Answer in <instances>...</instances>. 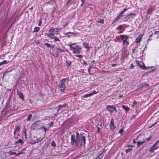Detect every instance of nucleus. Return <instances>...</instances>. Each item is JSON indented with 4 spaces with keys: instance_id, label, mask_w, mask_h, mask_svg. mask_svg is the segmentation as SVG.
Returning a JSON list of instances; mask_svg holds the SVG:
<instances>
[{
    "instance_id": "obj_11",
    "label": "nucleus",
    "mask_w": 159,
    "mask_h": 159,
    "mask_svg": "<svg viewBox=\"0 0 159 159\" xmlns=\"http://www.w3.org/2000/svg\"><path fill=\"white\" fill-rule=\"evenodd\" d=\"M114 120L112 118L111 120L110 129L111 130H113L114 128H115L116 126L115 125L114 123Z\"/></svg>"
},
{
    "instance_id": "obj_59",
    "label": "nucleus",
    "mask_w": 159,
    "mask_h": 159,
    "mask_svg": "<svg viewBox=\"0 0 159 159\" xmlns=\"http://www.w3.org/2000/svg\"><path fill=\"white\" fill-rule=\"evenodd\" d=\"M97 132L98 133H99L100 132V128L99 127H98V126H97Z\"/></svg>"
},
{
    "instance_id": "obj_36",
    "label": "nucleus",
    "mask_w": 159,
    "mask_h": 159,
    "mask_svg": "<svg viewBox=\"0 0 159 159\" xmlns=\"http://www.w3.org/2000/svg\"><path fill=\"white\" fill-rule=\"evenodd\" d=\"M51 144V146H53L54 147H55L56 146V143L54 141L52 142Z\"/></svg>"
},
{
    "instance_id": "obj_7",
    "label": "nucleus",
    "mask_w": 159,
    "mask_h": 159,
    "mask_svg": "<svg viewBox=\"0 0 159 159\" xmlns=\"http://www.w3.org/2000/svg\"><path fill=\"white\" fill-rule=\"evenodd\" d=\"M136 16V14L133 13L131 12H129L127 14V16H128V19H133Z\"/></svg>"
},
{
    "instance_id": "obj_12",
    "label": "nucleus",
    "mask_w": 159,
    "mask_h": 159,
    "mask_svg": "<svg viewBox=\"0 0 159 159\" xmlns=\"http://www.w3.org/2000/svg\"><path fill=\"white\" fill-rule=\"evenodd\" d=\"M145 143L144 140H143V139L141 140H139L137 142V148H139L141 145H142L143 143Z\"/></svg>"
},
{
    "instance_id": "obj_37",
    "label": "nucleus",
    "mask_w": 159,
    "mask_h": 159,
    "mask_svg": "<svg viewBox=\"0 0 159 159\" xmlns=\"http://www.w3.org/2000/svg\"><path fill=\"white\" fill-rule=\"evenodd\" d=\"M7 63V61L5 60H4L3 61L0 62V66H1L4 64Z\"/></svg>"
},
{
    "instance_id": "obj_31",
    "label": "nucleus",
    "mask_w": 159,
    "mask_h": 159,
    "mask_svg": "<svg viewBox=\"0 0 159 159\" xmlns=\"http://www.w3.org/2000/svg\"><path fill=\"white\" fill-rule=\"evenodd\" d=\"M40 129H44L43 131L44 132V134H46V131L48 130V129L46 128L45 127H42L40 128Z\"/></svg>"
},
{
    "instance_id": "obj_38",
    "label": "nucleus",
    "mask_w": 159,
    "mask_h": 159,
    "mask_svg": "<svg viewBox=\"0 0 159 159\" xmlns=\"http://www.w3.org/2000/svg\"><path fill=\"white\" fill-rule=\"evenodd\" d=\"M132 149H133L132 148H129L128 149H126L125 150V152H126V153H127L131 151H132Z\"/></svg>"
},
{
    "instance_id": "obj_28",
    "label": "nucleus",
    "mask_w": 159,
    "mask_h": 159,
    "mask_svg": "<svg viewBox=\"0 0 159 159\" xmlns=\"http://www.w3.org/2000/svg\"><path fill=\"white\" fill-rule=\"evenodd\" d=\"M54 35V34L53 33H50L48 34V37H50L51 39H52L53 36Z\"/></svg>"
},
{
    "instance_id": "obj_60",
    "label": "nucleus",
    "mask_w": 159,
    "mask_h": 159,
    "mask_svg": "<svg viewBox=\"0 0 159 159\" xmlns=\"http://www.w3.org/2000/svg\"><path fill=\"white\" fill-rule=\"evenodd\" d=\"M124 18L125 19H128V16H127V15H125L124 16Z\"/></svg>"
},
{
    "instance_id": "obj_17",
    "label": "nucleus",
    "mask_w": 159,
    "mask_h": 159,
    "mask_svg": "<svg viewBox=\"0 0 159 159\" xmlns=\"http://www.w3.org/2000/svg\"><path fill=\"white\" fill-rule=\"evenodd\" d=\"M73 62V61H68L67 60L66 61V66L68 68H69V67L71 65V64Z\"/></svg>"
},
{
    "instance_id": "obj_30",
    "label": "nucleus",
    "mask_w": 159,
    "mask_h": 159,
    "mask_svg": "<svg viewBox=\"0 0 159 159\" xmlns=\"http://www.w3.org/2000/svg\"><path fill=\"white\" fill-rule=\"evenodd\" d=\"M155 145H153L152 147L150 148L149 150V151L151 152H154V150H155L154 148V147Z\"/></svg>"
},
{
    "instance_id": "obj_22",
    "label": "nucleus",
    "mask_w": 159,
    "mask_h": 159,
    "mask_svg": "<svg viewBox=\"0 0 159 159\" xmlns=\"http://www.w3.org/2000/svg\"><path fill=\"white\" fill-rule=\"evenodd\" d=\"M22 153H23V152H18V153H16L15 152L10 151V154L11 155H19L20 154H22Z\"/></svg>"
},
{
    "instance_id": "obj_19",
    "label": "nucleus",
    "mask_w": 159,
    "mask_h": 159,
    "mask_svg": "<svg viewBox=\"0 0 159 159\" xmlns=\"http://www.w3.org/2000/svg\"><path fill=\"white\" fill-rule=\"evenodd\" d=\"M44 45L46 46L47 48H53L54 47V45L53 44L51 45L48 43H45Z\"/></svg>"
},
{
    "instance_id": "obj_5",
    "label": "nucleus",
    "mask_w": 159,
    "mask_h": 159,
    "mask_svg": "<svg viewBox=\"0 0 159 159\" xmlns=\"http://www.w3.org/2000/svg\"><path fill=\"white\" fill-rule=\"evenodd\" d=\"M128 10V9L127 8H125L123 10L120 12L119 14L115 19L113 21V23H116L119 20V19L121 18V17L123 16V14Z\"/></svg>"
},
{
    "instance_id": "obj_64",
    "label": "nucleus",
    "mask_w": 159,
    "mask_h": 159,
    "mask_svg": "<svg viewBox=\"0 0 159 159\" xmlns=\"http://www.w3.org/2000/svg\"><path fill=\"white\" fill-rule=\"evenodd\" d=\"M116 65V64H111V66L113 67H114Z\"/></svg>"
},
{
    "instance_id": "obj_51",
    "label": "nucleus",
    "mask_w": 159,
    "mask_h": 159,
    "mask_svg": "<svg viewBox=\"0 0 159 159\" xmlns=\"http://www.w3.org/2000/svg\"><path fill=\"white\" fill-rule=\"evenodd\" d=\"M16 131L15 130L13 132V134L14 135V138L16 139H17V138H16Z\"/></svg>"
},
{
    "instance_id": "obj_44",
    "label": "nucleus",
    "mask_w": 159,
    "mask_h": 159,
    "mask_svg": "<svg viewBox=\"0 0 159 159\" xmlns=\"http://www.w3.org/2000/svg\"><path fill=\"white\" fill-rule=\"evenodd\" d=\"M157 121L155 122L154 123H153L152 125L150 126H149L148 127L149 128H151L154 126V125H156L157 123Z\"/></svg>"
},
{
    "instance_id": "obj_32",
    "label": "nucleus",
    "mask_w": 159,
    "mask_h": 159,
    "mask_svg": "<svg viewBox=\"0 0 159 159\" xmlns=\"http://www.w3.org/2000/svg\"><path fill=\"white\" fill-rule=\"evenodd\" d=\"M93 65V64H91V66H89L88 69V71L89 72V74L90 75H91L92 74L90 73V71L91 70L92 68V66Z\"/></svg>"
},
{
    "instance_id": "obj_48",
    "label": "nucleus",
    "mask_w": 159,
    "mask_h": 159,
    "mask_svg": "<svg viewBox=\"0 0 159 159\" xmlns=\"http://www.w3.org/2000/svg\"><path fill=\"white\" fill-rule=\"evenodd\" d=\"M57 49L59 50L60 52H64V51L62 49H61L60 48H57Z\"/></svg>"
},
{
    "instance_id": "obj_20",
    "label": "nucleus",
    "mask_w": 159,
    "mask_h": 159,
    "mask_svg": "<svg viewBox=\"0 0 159 159\" xmlns=\"http://www.w3.org/2000/svg\"><path fill=\"white\" fill-rule=\"evenodd\" d=\"M125 29V27L123 26L122 25H120L118 26L116 29V30H123V29Z\"/></svg>"
},
{
    "instance_id": "obj_49",
    "label": "nucleus",
    "mask_w": 159,
    "mask_h": 159,
    "mask_svg": "<svg viewBox=\"0 0 159 159\" xmlns=\"http://www.w3.org/2000/svg\"><path fill=\"white\" fill-rule=\"evenodd\" d=\"M53 121H51L48 124L49 126L50 127H52L53 126Z\"/></svg>"
},
{
    "instance_id": "obj_50",
    "label": "nucleus",
    "mask_w": 159,
    "mask_h": 159,
    "mask_svg": "<svg viewBox=\"0 0 159 159\" xmlns=\"http://www.w3.org/2000/svg\"><path fill=\"white\" fill-rule=\"evenodd\" d=\"M22 134H24L25 135V138H26V131L25 129H24L23 131V133Z\"/></svg>"
},
{
    "instance_id": "obj_42",
    "label": "nucleus",
    "mask_w": 159,
    "mask_h": 159,
    "mask_svg": "<svg viewBox=\"0 0 159 159\" xmlns=\"http://www.w3.org/2000/svg\"><path fill=\"white\" fill-rule=\"evenodd\" d=\"M98 93V92H97L95 90H94L93 91V92L91 93H90V94H91V96L93 95V94H96V93Z\"/></svg>"
},
{
    "instance_id": "obj_9",
    "label": "nucleus",
    "mask_w": 159,
    "mask_h": 159,
    "mask_svg": "<svg viewBox=\"0 0 159 159\" xmlns=\"http://www.w3.org/2000/svg\"><path fill=\"white\" fill-rule=\"evenodd\" d=\"M41 140H39L36 137H34V138L30 140V143L33 144L38 143L39 142H40Z\"/></svg>"
},
{
    "instance_id": "obj_1",
    "label": "nucleus",
    "mask_w": 159,
    "mask_h": 159,
    "mask_svg": "<svg viewBox=\"0 0 159 159\" xmlns=\"http://www.w3.org/2000/svg\"><path fill=\"white\" fill-rule=\"evenodd\" d=\"M76 135L74 134L71 135V145L74 147H77L79 145L85 146L86 144V137L81 134H80L77 132H75Z\"/></svg>"
},
{
    "instance_id": "obj_24",
    "label": "nucleus",
    "mask_w": 159,
    "mask_h": 159,
    "mask_svg": "<svg viewBox=\"0 0 159 159\" xmlns=\"http://www.w3.org/2000/svg\"><path fill=\"white\" fill-rule=\"evenodd\" d=\"M18 143H20L22 144H23L24 143L21 139H19L17 141L15 142V144H17Z\"/></svg>"
},
{
    "instance_id": "obj_39",
    "label": "nucleus",
    "mask_w": 159,
    "mask_h": 159,
    "mask_svg": "<svg viewBox=\"0 0 159 159\" xmlns=\"http://www.w3.org/2000/svg\"><path fill=\"white\" fill-rule=\"evenodd\" d=\"M104 22V20L103 19H100L99 21H97L98 22H99L102 24H103Z\"/></svg>"
},
{
    "instance_id": "obj_21",
    "label": "nucleus",
    "mask_w": 159,
    "mask_h": 159,
    "mask_svg": "<svg viewBox=\"0 0 159 159\" xmlns=\"http://www.w3.org/2000/svg\"><path fill=\"white\" fill-rule=\"evenodd\" d=\"M58 107H59V109H61L63 107H68V104L66 103H64L63 105H58Z\"/></svg>"
},
{
    "instance_id": "obj_29",
    "label": "nucleus",
    "mask_w": 159,
    "mask_h": 159,
    "mask_svg": "<svg viewBox=\"0 0 159 159\" xmlns=\"http://www.w3.org/2000/svg\"><path fill=\"white\" fill-rule=\"evenodd\" d=\"M52 39H54V41L55 42H57V41H59V42L60 41V39L57 37H56V36L53 37Z\"/></svg>"
},
{
    "instance_id": "obj_62",
    "label": "nucleus",
    "mask_w": 159,
    "mask_h": 159,
    "mask_svg": "<svg viewBox=\"0 0 159 159\" xmlns=\"http://www.w3.org/2000/svg\"><path fill=\"white\" fill-rule=\"evenodd\" d=\"M5 0H2V2L0 3V6H2L3 2L5 1Z\"/></svg>"
},
{
    "instance_id": "obj_56",
    "label": "nucleus",
    "mask_w": 159,
    "mask_h": 159,
    "mask_svg": "<svg viewBox=\"0 0 159 159\" xmlns=\"http://www.w3.org/2000/svg\"><path fill=\"white\" fill-rule=\"evenodd\" d=\"M159 144V140H157L153 145H157Z\"/></svg>"
},
{
    "instance_id": "obj_47",
    "label": "nucleus",
    "mask_w": 159,
    "mask_h": 159,
    "mask_svg": "<svg viewBox=\"0 0 159 159\" xmlns=\"http://www.w3.org/2000/svg\"><path fill=\"white\" fill-rule=\"evenodd\" d=\"M73 34L74 36L75 35V33H74L73 32H69L67 33H66L65 34L67 35L68 34Z\"/></svg>"
},
{
    "instance_id": "obj_23",
    "label": "nucleus",
    "mask_w": 159,
    "mask_h": 159,
    "mask_svg": "<svg viewBox=\"0 0 159 159\" xmlns=\"http://www.w3.org/2000/svg\"><path fill=\"white\" fill-rule=\"evenodd\" d=\"M154 10L153 8L152 7H150L148 9L147 13L148 14H152V12Z\"/></svg>"
},
{
    "instance_id": "obj_58",
    "label": "nucleus",
    "mask_w": 159,
    "mask_h": 159,
    "mask_svg": "<svg viewBox=\"0 0 159 159\" xmlns=\"http://www.w3.org/2000/svg\"><path fill=\"white\" fill-rule=\"evenodd\" d=\"M158 148H159V146H158L155 145L154 146V147L153 148L156 150Z\"/></svg>"
},
{
    "instance_id": "obj_57",
    "label": "nucleus",
    "mask_w": 159,
    "mask_h": 159,
    "mask_svg": "<svg viewBox=\"0 0 159 159\" xmlns=\"http://www.w3.org/2000/svg\"><path fill=\"white\" fill-rule=\"evenodd\" d=\"M81 1L82 2V3L80 6H82L84 4L85 2V0H81Z\"/></svg>"
},
{
    "instance_id": "obj_54",
    "label": "nucleus",
    "mask_w": 159,
    "mask_h": 159,
    "mask_svg": "<svg viewBox=\"0 0 159 159\" xmlns=\"http://www.w3.org/2000/svg\"><path fill=\"white\" fill-rule=\"evenodd\" d=\"M42 23V20L40 19L39 20V24L38 25V26H40L41 25Z\"/></svg>"
},
{
    "instance_id": "obj_43",
    "label": "nucleus",
    "mask_w": 159,
    "mask_h": 159,
    "mask_svg": "<svg viewBox=\"0 0 159 159\" xmlns=\"http://www.w3.org/2000/svg\"><path fill=\"white\" fill-rule=\"evenodd\" d=\"M32 116V114H30L29 115L27 118V121H29L30 120V118Z\"/></svg>"
},
{
    "instance_id": "obj_16",
    "label": "nucleus",
    "mask_w": 159,
    "mask_h": 159,
    "mask_svg": "<svg viewBox=\"0 0 159 159\" xmlns=\"http://www.w3.org/2000/svg\"><path fill=\"white\" fill-rule=\"evenodd\" d=\"M83 45L84 47L87 49V51H88L90 49V48L89 46V44L87 42H84L83 43Z\"/></svg>"
},
{
    "instance_id": "obj_63",
    "label": "nucleus",
    "mask_w": 159,
    "mask_h": 159,
    "mask_svg": "<svg viewBox=\"0 0 159 159\" xmlns=\"http://www.w3.org/2000/svg\"><path fill=\"white\" fill-rule=\"evenodd\" d=\"M123 131V129H120L119 130V133H122Z\"/></svg>"
},
{
    "instance_id": "obj_61",
    "label": "nucleus",
    "mask_w": 159,
    "mask_h": 159,
    "mask_svg": "<svg viewBox=\"0 0 159 159\" xmlns=\"http://www.w3.org/2000/svg\"><path fill=\"white\" fill-rule=\"evenodd\" d=\"M83 64H84L85 65H88V64H87V62L84 61H83Z\"/></svg>"
},
{
    "instance_id": "obj_41",
    "label": "nucleus",
    "mask_w": 159,
    "mask_h": 159,
    "mask_svg": "<svg viewBox=\"0 0 159 159\" xmlns=\"http://www.w3.org/2000/svg\"><path fill=\"white\" fill-rule=\"evenodd\" d=\"M68 45L69 46L70 50H72L74 47L72 46V44H68Z\"/></svg>"
},
{
    "instance_id": "obj_46",
    "label": "nucleus",
    "mask_w": 159,
    "mask_h": 159,
    "mask_svg": "<svg viewBox=\"0 0 159 159\" xmlns=\"http://www.w3.org/2000/svg\"><path fill=\"white\" fill-rule=\"evenodd\" d=\"M125 30V29H123V30H119V31L117 32V33L118 34H120V33H122L123 32H124V31Z\"/></svg>"
},
{
    "instance_id": "obj_45",
    "label": "nucleus",
    "mask_w": 159,
    "mask_h": 159,
    "mask_svg": "<svg viewBox=\"0 0 159 159\" xmlns=\"http://www.w3.org/2000/svg\"><path fill=\"white\" fill-rule=\"evenodd\" d=\"M137 102L136 101H134L132 104L133 106H134L137 105Z\"/></svg>"
},
{
    "instance_id": "obj_55",
    "label": "nucleus",
    "mask_w": 159,
    "mask_h": 159,
    "mask_svg": "<svg viewBox=\"0 0 159 159\" xmlns=\"http://www.w3.org/2000/svg\"><path fill=\"white\" fill-rule=\"evenodd\" d=\"M77 71H79V72H80V73H84V69H82L81 70H77Z\"/></svg>"
},
{
    "instance_id": "obj_53",
    "label": "nucleus",
    "mask_w": 159,
    "mask_h": 159,
    "mask_svg": "<svg viewBox=\"0 0 159 159\" xmlns=\"http://www.w3.org/2000/svg\"><path fill=\"white\" fill-rule=\"evenodd\" d=\"M134 67V66L133 65V63H131V64H130V66L129 67V68L131 69H133Z\"/></svg>"
},
{
    "instance_id": "obj_6",
    "label": "nucleus",
    "mask_w": 159,
    "mask_h": 159,
    "mask_svg": "<svg viewBox=\"0 0 159 159\" xmlns=\"http://www.w3.org/2000/svg\"><path fill=\"white\" fill-rule=\"evenodd\" d=\"M81 48L78 45H77L74 47V48L72 50L73 53L75 54H79L80 53V51L81 50Z\"/></svg>"
},
{
    "instance_id": "obj_3",
    "label": "nucleus",
    "mask_w": 159,
    "mask_h": 159,
    "mask_svg": "<svg viewBox=\"0 0 159 159\" xmlns=\"http://www.w3.org/2000/svg\"><path fill=\"white\" fill-rule=\"evenodd\" d=\"M120 37L122 41V44L123 45H128L129 44V42L128 40L129 36L127 35L121 34L120 35Z\"/></svg>"
},
{
    "instance_id": "obj_25",
    "label": "nucleus",
    "mask_w": 159,
    "mask_h": 159,
    "mask_svg": "<svg viewBox=\"0 0 159 159\" xmlns=\"http://www.w3.org/2000/svg\"><path fill=\"white\" fill-rule=\"evenodd\" d=\"M122 108L125 110L126 112L128 111L129 110V108L127 107H126L125 105L122 106Z\"/></svg>"
},
{
    "instance_id": "obj_4",
    "label": "nucleus",
    "mask_w": 159,
    "mask_h": 159,
    "mask_svg": "<svg viewBox=\"0 0 159 159\" xmlns=\"http://www.w3.org/2000/svg\"><path fill=\"white\" fill-rule=\"evenodd\" d=\"M106 109L111 114L114 112L115 113L117 112L116 107H114L113 105H108L106 108Z\"/></svg>"
},
{
    "instance_id": "obj_40",
    "label": "nucleus",
    "mask_w": 159,
    "mask_h": 159,
    "mask_svg": "<svg viewBox=\"0 0 159 159\" xmlns=\"http://www.w3.org/2000/svg\"><path fill=\"white\" fill-rule=\"evenodd\" d=\"M68 45L69 46L70 50H72L74 47L72 46V44H68Z\"/></svg>"
},
{
    "instance_id": "obj_13",
    "label": "nucleus",
    "mask_w": 159,
    "mask_h": 159,
    "mask_svg": "<svg viewBox=\"0 0 159 159\" xmlns=\"http://www.w3.org/2000/svg\"><path fill=\"white\" fill-rule=\"evenodd\" d=\"M143 36V35L142 34H139L135 39V42L137 43H139L141 41Z\"/></svg>"
},
{
    "instance_id": "obj_35",
    "label": "nucleus",
    "mask_w": 159,
    "mask_h": 159,
    "mask_svg": "<svg viewBox=\"0 0 159 159\" xmlns=\"http://www.w3.org/2000/svg\"><path fill=\"white\" fill-rule=\"evenodd\" d=\"M91 96V94H90V93H89L88 94H85V95L83 96V97L84 98H86Z\"/></svg>"
},
{
    "instance_id": "obj_27",
    "label": "nucleus",
    "mask_w": 159,
    "mask_h": 159,
    "mask_svg": "<svg viewBox=\"0 0 159 159\" xmlns=\"http://www.w3.org/2000/svg\"><path fill=\"white\" fill-rule=\"evenodd\" d=\"M40 28L39 27H36L34 28V30L33 31V33L34 32H37L39 31V30H40Z\"/></svg>"
},
{
    "instance_id": "obj_10",
    "label": "nucleus",
    "mask_w": 159,
    "mask_h": 159,
    "mask_svg": "<svg viewBox=\"0 0 159 159\" xmlns=\"http://www.w3.org/2000/svg\"><path fill=\"white\" fill-rule=\"evenodd\" d=\"M137 65L139 66L142 69H148V67H146L145 66V64L143 63H137Z\"/></svg>"
},
{
    "instance_id": "obj_33",
    "label": "nucleus",
    "mask_w": 159,
    "mask_h": 159,
    "mask_svg": "<svg viewBox=\"0 0 159 159\" xmlns=\"http://www.w3.org/2000/svg\"><path fill=\"white\" fill-rule=\"evenodd\" d=\"M49 31L50 32V33H54L55 31V29L54 28H52L51 29L49 30Z\"/></svg>"
},
{
    "instance_id": "obj_8",
    "label": "nucleus",
    "mask_w": 159,
    "mask_h": 159,
    "mask_svg": "<svg viewBox=\"0 0 159 159\" xmlns=\"http://www.w3.org/2000/svg\"><path fill=\"white\" fill-rule=\"evenodd\" d=\"M106 150H104L97 157L96 159H101L104 155L106 154Z\"/></svg>"
},
{
    "instance_id": "obj_14",
    "label": "nucleus",
    "mask_w": 159,
    "mask_h": 159,
    "mask_svg": "<svg viewBox=\"0 0 159 159\" xmlns=\"http://www.w3.org/2000/svg\"><path fill=\"white\" fill-rule=\"evenodd\" d=\"M17 94L22 100H24V97L23 94L21 91H20L17 89Z\"/></svg>"
},
{
    "instance_id": "obj_18",
    "label": "nucleus",
    "mask_w": 159,
    "mask_h": 159,
    "mask_svg": "<svg viewBox=\"0 0 159 159\" xmlns=\"http://www.w3.org/2000/svg\"><path fill=\"white\" fill-rule=\"evenodd\" d=\"M141 136L140 135L138 136L137 137L134 139L133 141V143H137V141L139 140V139H141Z\"/></svg>"
},
{
    "instance_id": "obj_26",
    "label": "nucleus",
    "mask_w": 159,
    "mask_h": 159,
    "mask_svg": "<svg viewBox=\"0 0 159 159\" xmlns=\"http://www.w3.org/2000/svg\"><path fill=\"white\" fill-rule=\"evenodd\" d=\"M15 130L16 131L18 132L20 130V127L19 125H17L16 126H15Z\"/></svg>"
},
{
    "instance_id": "obj_52",
    "label": "nucleus",
    "mask_w": 159,
    "mask_h": 159,
    "mask_svg": "<svg viewBox=\"0 0 159 159\" xmlns=\"http://www.w3.org/2000/svg\"><path fill=\"white\" fill-rule=\"evenodd\" d=\"M75 56L80 58H82L83 57V56L81 55H75Z\"/></svg>"
},
{
    "instance_id": "obj_15",
    "label": "nucleus",
    "mask_w": 159,
    "mask_h": 159,
    "mask_svg": "<svg viewBox=\"0 0 159 159\" xmlns=\"http://www.w3.org/2000/svg\"><path fill=\"white\" fill-rule=\"evenodd\" d=\"M141 86L144 88H148L149 87V84L145 82H143L141 83Z\"/></svg>"
},
{
    "instance_id": "obj_34",
    "label": "nucleus",
    "mask_w": 159,
    "mask_h": 159,
    "mask_svg": "<svg viewBox=\"0 0 159 159\" xmlns=\"http://www.w3.org/2000/svg\"><path fill=\"white\" fill-rule=\"evenodd\" d=\"M151 136H150L149 137H148V138H144L143 140H144L145 141V142L146 141H149V140H150V139H151Z\"/></svg>"
},
{
    "instance_id": "obj_2",
    "label": "nucleus",
    "mask_w": 159,
    "mask_h": 159,
    "mask_svg": "<svg viewBox=\"0 0 159 159\" xmlns=\"http://www.w3.org/2000/svg\"><path fill=\"white\" fill-rule=\"evenodd\" d=\"M66 80H67L66 82H68L69 81V78L62 79L60 80L59 83L58 85V89H59L60 91L62 92H64L66 86L65 83Z\"/></svg>"
}]
</instances>
